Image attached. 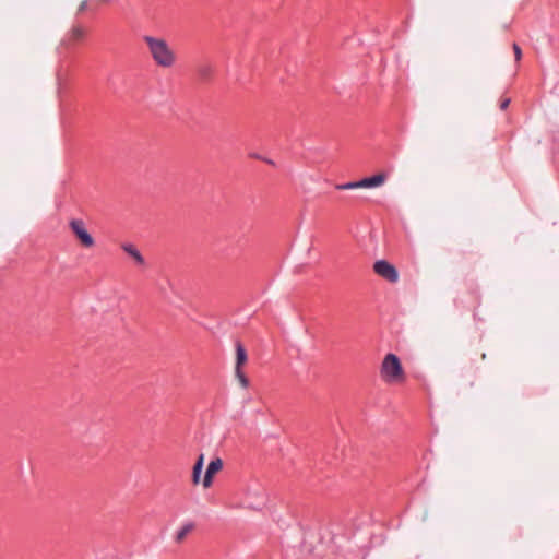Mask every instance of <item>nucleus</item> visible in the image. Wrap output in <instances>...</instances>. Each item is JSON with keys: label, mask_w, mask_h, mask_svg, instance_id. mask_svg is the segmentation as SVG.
Listing matches in <instances>:
<instances>
[{"label": "nucleus", "mask_w": 559, "mask_h": 559, "mask_svg": "<svg viewBox=\"0 0 559 559\" xmlns=\"http://www.w3.org/2000/svg\"><path fill=\"white\" fill-rule=\"evenodd\" d=\"M143 40L154 63L160 68H173L177 62V55L166 39L145 35Z\"/></svg>", "instance_id": "1"}, {"label": "nucleus", "mask_w": 559, "mask_h": 559, "mask_svg": "<svg viewBox=\"0 0 559 559\" xmlns=\"http://www.w3.org/2000/svg\"><path fill=\"white\" fill-rule=\"evenodd\" d=\"M380 377L388 384H400L406 379L404 368L395 354H386L380 366Z\"/></svg>", "instance_id": "2"}, {"label": "nucleus", "mask_w": 559, "mask_h": 559, "mask_svg": "<svg viewBox=\"0 0 559 559\" xmlns=\"http://www.w3.org/2000/svg\"><path fill=\"white\" fill-rule=\"evenodd\" d=\"M69 226L83 247L92 248L95 245L94 238L87 231L83 221L72 219Z\"/></svg>", "instance_id": "3"}, {"label": "nucleus", "mask_w": 559, "mask_h": 559, "mask_svg": "<svg viewBox=\"0 0 559 559\" xmlns=\"http://www.w3.org/2000/svg\"><path fill=\"white\" fill-rule=\"evenodd\" d=\"M373 271L377 275L390 283L399 281V272L396 267L385 260H379L373 264Z\"/></svg>", "instance_id": "4"}, {"label": "nucleus", "mask_w": 559, "mask_h": 559, "mask_svg": "<svg viewBox=\"0 0 559 559\" xmlns=\"http://www.w3.org/2000/svg\"><path fill=\"white\" fill-rule=\"evenodd\" d=\"M223 468V461L216 457L210 462L205 471V475L202 480V485L205 489L210 488L213 484L214 476Z\"/></svg>", "instance_id": "5"}, {"label": "nucleus", "mask_w": 559, "mask_h": 559, "mask_svg": "<svg viewBox=\"0 0 559 559\" xmlns=\"http://www.w3.org/2000/svg\"><path fill=\"white\" fill-rule=\"evenodd\" d=\"M388 176L384 173L377 174L372 177L364 178L360 180L361 188H378L386 181Z\"/></svg>", "instance_id": "6"}, {"label": "nucleus", "mask_w": 559, "mask_h": 559, "mask_svg": "<svg viewBox=\"0 0 559 559\" xmlns=\"http://www.w3.org/2000/svg\"><path fill=\"white\" fill-rule=\"evenodd\" d=\"M85 35V31L81 26H74L67 37L62 40V45L70 46L79 40H81Z\"/></svg>", "instance_id": "7"}, {"label": "nucleus", "mask_w": 559, "mask_h": 559, "mask_svg": "<svg viewBox=\"0 0 559 559\" xmlns=\"http://www.w3.org/2000/svg\"><path fill=\"white\" fill-rule=\"evenodd\" d=\"M235 347H236L235 370H242V367L246 365V362L248 360L247 352L240 342H237Z\"/></svg>", "instance_id": "8"}, {"label": "nucleus", "mask_w": 559, "mask_h": 559, "mask_svg": "<svg viewBox=\"0 0 559 559\" xmlns=\"http://www.w3.org/2000/svg\"><path fill=\"white\" fill-rule=\"evenodd\" d=\"M121 248L126 253H128L135 261L136 264H139V265L145 264V260H144L143 255L136 249L135 246H133L131 243H123L121 246Z\"/></svg>", "instance_id": "9"}, {"label": "nucleus", "mask_w": 559, "mask_h": 559, "mask_svg": "<svg viewBox=\"0 0 559 559\" xmlns=\"http://www.w3.org/2000/svg\"><path fill=\"white\" fill-rule=\"evenodd\" d=\"M248 496L255 498L257 504H251L250 508H258L262 504H264L265 500V490L263 488H249L247 491Z\"/></svg>", "instance_id": "10"}, {"label": "nucleus", "mask_w": 559, "mask_h": 559, "mask_svg": "<svg viewBox=\"0 0 559 559\" xmlns=\"http://www.w3.org/2000/svg\"><path fill=\"white\" fill-rule=\"evenodd\" d=\"M203 464H204V454L201 453L193 466V469H192V483L193 485H199L200 484V480H201V473H202V469H203Z\"/></svg>", "instance_id": "11"}, {"label": "nucleus", "mask_w": 559, "mask_h": 559, "mask_svg": "<svg viewBox=\"0 0 559 559\" xmlns=\"http://www.w3.org/2000/svg\"><path fill=\"white\" fill-rule=\"evenodd\" d=\"M213 67L210 64H201L197 69L198 76L201 81H207L213 75Z\"/></svg>", "instance_id": "12"}, {"label": "nucleus", "mask_w": 559, "mask_h": 559, "mask_svg": "<svg viewBox=\"0 0 559 559\" xmlns=\"http://www.w3.org/2000/svg\"><path fill=\"white\" fill-rule=\"evenodd\" d=\"M194 528V525L192 523H188L186 525H183L177 533H176V536H175V540L177 543H182L186 538V536L192 532V530Z\"/></svg>", "instance_id": "13"}, {"label": "nucleus", "mask_w": 559, "mask_h": 559, "mask_svg": "<svg viewBox=\"0 0 559 559\" xmlns=\"http://www.w3.org/2000/svg\"><path fill=\"white\" fill-rule=\"evenodd\" d=\"M235 378L237 379L239 385L242 389L249 388L250 382L247 376L245 374L243 370H235Z\"/></svg>", "instance_id": "14"}, {"label": "nucleus", "mask_w": 559, "mask_h": 559, "mask_svg": "<svg viewBox=\"0 0 559 559\" xmlns=\"http://www.w3.org/2000/svg\"><path fill=\"white\" fill-rule=\"evenodd\" d=\"M360 180L359 181H353L342 185H336L337 190H354V189H360Z\"/></svg>", "instance_id": "15"}, {"label": "nucleus", "mask_w": 559, "mask_h": 559, "mask_svg": "<svg viewBox=\"0 0 559 559\" xmlns=\"http://www.w3.org/2000/svg\"><path fill=\"white\" fill-rule=\"evenodd\" d=\"M513 51H514L516 61H519L522 57V50L516 44H513Z\"/></svg>", "instance_id": "16"}, {"label": "nucleus", "mask_w": 559, "mask_h": 559, "mask_svg": "<svg viewBox=\"0 0 559 559\" xmlns=\"http://www.w3.org/2000/svg\"><path fill=\"white\" fill-rule=\"evenodd\" d=\"M87 10V4L86 2H81L76 9V14H81L83 13L84 11Z\"/></svg>", "instance_id": "17"}, {"label": "nucleus", "mask_w": 559, "mask_h": 559, "mask_svg": "<svg viewBox=\"0 0 559 559\" xmlns=\"http://www.w3.org/2000/svg\"><path fill=\"white\" fill-rule=\"evenodd\" d=\"M509 104H510V98H506V99H503V100L501 102V104H500V108H501L502 110H504V109L509 106Z\"/></svg>", "instance_id": "18"}]
</instances>
